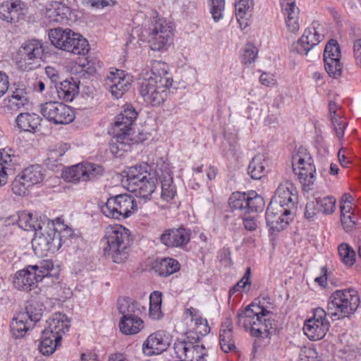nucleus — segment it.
Masks as SVG:
<instances>
[{
    "mask_svg": "<svg viewBox=\"0 0 361 361\" xmlns=\"http://www.w3.org/2000/svg\"><path fill=\"white\" fill-rule=\"evenodd\" d=\"M39 344V351L44 355L52 354L61 345L62 336L68 331L70 321L66 314L57 312L46 322Z\"/></svg>",
    "mask_w": 361,
    "mask_h": 361,
    "instance_id": "4",
    "label": "nucleus"
},
{
    "mask_svg": "<svg viewBox=\"0 0 361 361\" xmlns=\"http://www.w3.org/2000/svg\"><path fill=\"white\" fill-rule=\"evenodd\" d=\"M104 255L114 263L124 262L128 257L133 238L129 229L121 224L109 225L104 232Z\"/></svg>",
    "mask_w": 361,
    "mask_h": 361,
    "instance_id": "2",
    "label": "nucleus"
},
{
    "mask_svg": "<svg viewBox=\"0 0 361 361\" xmlns=\"http://www.w3.org/2000/svg\"><path fill=\"white\" fill-rule=\"evenodd\" d=\"M258 50L252 44H247L243 49V54L240 56L241 63L247 65L253 63L257 56Z\"/></svg>",
    "mask_w": 361,
    "mask_h": 361,
    "instance_id": "53",
    "label": "nucleus"
},
{
    "mask_svg": "<svg viewBox=\"0 0 361 361\" xmlns=\"http://www.w3.org/2000/svg\"><path fill=\"white\" fill-rule=\"evenodd\" d=\"M8 75L4 72L0 71V98L8 91Z\"/></svg>",
    "mask_w": 361,
    "mask_h": 361,
    "instance_id": "62",
    "label": "nucleus"
},
{
    "mask_svg": "<svg viewBox=\"0 0 361 361\" xmlns=\"http://www.w3.org/2000/svg\"><path fill=\"white\" fill-rule=\"evenodd\" d=\"M25 314L18 313L11 323V331L16 338L23 337L30 328V322L25 318Z\"/></svg>",
    "mask_w": 361,
    "mask_h": 361,
    "instance_id": "38",
    "label": "nucleus"
},
{
    "mask_svg": "<svg viewBox=\"0 0 361 361\" xmlns=\"http://www.w3.org/2000/svg\"><path fill=\"white\" fill-rule=\"evenodd\" d=\"M190 344V343L185 341H177L174 343V350L178 357L182 360L184 357L185 360L186 359Z\"/></svg>",
    "mask_w": 361,
    "mask_h": 361,
    "instance_id": "60",
    "label": "nucleus"
},
{
    "mask_svg": "<svg viewBox=\"0 0 361 361\" xmlns=\"http://www.w3.org/2000/svg\"><path fill=\"white\" fill-rule=\"evenodd\" d=\"M53 269L54 263L51 260H42L37 264L28 265L15 274L13 286L18 290L30 291L43 279H51L54 282L51 274Z\"/></svg>",
    "mask_w": 361,
    "mask_h": 361,
    "instance_id": "5",
    "label": "nucleus"
},
{
    "mask_svg": "<svg viewBox=\"0 0 361 361\" xmlns=\"http://www.w3.org/2000/svg\"><path fill=\"white\" fill-rule=\"evenodd\" d=\"M210 13L214 21L217 22L223 18L225 8V0H209Z\"/></svg>",
    "mask_w": 361,
    "mask_h": 361,
    "instance_id": "51",
    "label": "nucleus"
},
{
    "mask_svg": "<svg viewBox=\"0 0 361 361\" xmlns=\"http://www.w3.org/2000/svg\"><path fill=\"white\" fill-rule=\"evenodd\" d=\"M297 200L296 188L291 181L286 180L279 185L270 203H275L291 212L295 208Z\"/></svg>",
    "mask_w": 361,
    "mask_h": 361,
    "instance_id": "16",
    "label": "nucleus"
},
{
    "mask_svg": "<svg viewBox=\"0 0 361 361\" xmlns=\"http://www.w3.org/2000/svg\"><path fill=\"white\" fill-rule=\"evenodd\" d=\"M44 51L42 41L36 39L25 41L14 56L18 68L25 72L37 69L44 61Z\"/></svg>",
    "mask_w": 361,
    "mask_h": 361,
    "instance_id": "7",
    "label": "nucleus"
},
{
    "mask_svg": "<svg viewBox=\"0 0 361 361\" xmlns=\"http://www.w3.org/2000/svg\"><path fill=\"white\" fill-rule=\"evenodd\" d=\"M21 178L26 181L25 185L33 186L42 181L44 173L39 165H32L25 169L20 173Z\"/></svg>",
    "mask_w": 361,
    "mask_h": 361,
    "instance_id": "37",
    "label": "nucleus"
},
{
    "mask_svg": "<svg viewBox=\"0 0 361 361\" xmlns=\"http://www.w3.org/2000/svg\"><path fill=\"white\" fill-rule=\"evenodd\" d=\"M158 180L161 183V197L166 202L173 199L176 195V187L173 183L172 172L164 164L159 167Z\"/></svg>",
    "mask_w": 361,
    "mask_h": 361,
    "instance_id": "23",
    "label": "nucleus"
},
{
    "mask_svg": "<svg viewBox=\"0 0 361 361\" xmlns=\"http://www.w3.org/2000/svg\"><path fill=\"white\" fill-rule=\"evenodd\" d=\"M298 173H295L298 175L300 183L310 189L315 180L316 169L314 165L308 164L307 168L301 166V169H298Z\"/></svg>",
    "mask_w": 361,
    "mask_h": 361,
    "instance_id": "42",
    "label": "nucleus"
},
{
    "mask_svg": "<svg viewBox=\"0 0 361 361\" xmlns=\"http://www.w3.org/2000/svg\"><path fill=\"white\" fill-rule=\"evenodd\" d=\"M152 269L160 276H168L179 271V262L171 257L155 259L152 266Z\"/></svg>",
    "mask_w": 361,
    "mask_h": 361,
    "instance_id": "30",
    "label": "nucleus"
},
{
    "mask_svg": "<svg viewBox=\"0 0 361 361\" xmlns=\"http://www.w3.org/2000/svg\"><path fill=\"white\" fill-rule=\"evenodd\" d=\"M228 204L233 210L238 211L246 230L253 231L257 229L255 218L264 207V200L262 196L253 190L248 192H235L229 197Z\"/></svg>",
    "mask_w": 361,
    "mask_h": 361,
    "instance_id": "3",
    "label": "nucleus"
},
{
    "mask_svg": "<svg viewBox=\"0 0 361 361\" xmlns=\"http://www.w3.org/2000/svg\"><path fill=\"white\" fill-rule=\"evenodd\" d=\"M109 133L113 135L114 140H112L109 145L111 152L116 157H121L125 152L131 150L134 144L138 141L135 139L132 126L127 125L118 117H116L115 121L109 130Z\"/></svg>",
    "mask_w": 361,
    "mask_h": 361,
    "instance_id": "9",
    "label": "nucleus"
},
{
    "mask_svg": "<svg viewBox=\"0 0 361 361\" xmlns=\"http://www.w3.org/2000/svg\"><path fill=\"white\" fill-rule=\"evenodd\" d=\"M26 181L21 178L20 174L15 178L11 185L12 191L18 195L24 196L27 193L31 185H25Z\"/></svg>",
    "mask_w": 361,
    "mask_h": 361,
    "instance_id": "55",
    "label": "nucleus"
},
{
    "mask_svg": "<svg viewBox=\"0 0 361 361\" xmlns=\"http://www.w3.org/2000/svg\"><path fill=\"white\" fill-rule=\"evenodd\" d=\"M137 115V112L132 105L126 104L123 106V110L116 116L118 117V120L121 119L127 125L133 126Z\"/></svg>",
    "mask_w": 361,
    "mask_h": 361,
    "instance_id": "50",
    "label": "nucleus"
},
{
    "mask_svg": "<svg viewBox=\"0 0 361 361\" xmlns=\"http://www.w3.org/2000/svg\"><path fill=\"white\" fill-rule=\"evenodd\" d=\"M291 212L288 209L282 208L281 206L275 203H269L266 211V221L267 226L273 231H280L288 225V219L284 216L290 214Z\"/></svg>",
    "mask_w": 361,
    "mask_h": 361,
    "instance_id": "20",
    "label": "nucleus"
},
{
    "mask_svg": "<svg viewBox=\"0 0 361 361\" xmlns=\"http://www.w3.org/2000/svg\"><path fill=\"white\" fill-rule=\"evenodd\" d=\"M120 331L126 335L139 333L144 328V322L137 315L122 317L119 322Z\"/></svg>",
    "mask_w": 361,
    "mask_h": 361,
    "instance_id": "32",
    "label": "nucleus"
},
{
    "mask_svg": "<svg viewBox=\"0 0 361 361\" xmlns=\"http://www.w3.org/2000/svg\"><path fill=\"white\" fill-rule=\"evenodd\" d=\"M169 87L158 84L157 81L153 80L152 76L145 77L139 82L140 94L144 100L152 106H160L166 99L169 93Z\"/></svg>",
    "mask_w": 361,
    "mask_h": 361,
    "instance_id": "11",
    "label": "nucleus"
},
{
    "mask_svg": "<svg viewBox=\"0 0 361 361\" xmlns=\"http://www.w3.org/2000/svg\"><path fill=\"white\" fill-rule=\"evenodd\" d=\"M17 224L24 231H37L42 229L43 224L41 219L34 217L32 214L25 211L19 212L17 214Z\"/></svg>",
    "mask_w": 361,
    "mask_h": 361,
    "instance_id": "36",
    "label": "nucleus"
},
{
    "mask_svg": "<svg viewBox=\"0 0 361 361\" xmlns=\"http://www.w3.org/2000/svg\"><path fill=\"white\" fill-rule=\"evenodd\" d=\"M360 305V297L356 290L348 288L337 290L329 297L327 312L321 307L314 310L313 316L307 319L303 326L305 334L312 341L323 338L330 328L326 316L333 320L348 317Z\"/></svg>",
    "mask_w": 361,
    "mask_h": 361,
    "instance_id": "1",
    "label": "nucleus"
},
{
    "mask_svg": "<svg viewBox=\"0 0 361 361\" xmlns=\"http://www.w3.org/2000/svg\"><path fill=\"white\" fill-rule=\"evenodd\" d=\"M59 97L66 102L73 101L75 96L78 93L79 86L73 78L71 80H66L60 82L56 85Z\"/></svg>",
    "mask_w": 361,
    "mask_h": 361,
    "instance_id": "35",
    "label": "nucleus"
},
{
    "mask_svg": "<svg viewBox=\"0 0 361 361\" xmlns=\"http://www.w3.org/2000/svg\"><path fill=\"white\" fill-rule=\"evenodd\" d=\"M272 314L270 312L267 317L261 318L259 326H257L256 337L262 336L267 334L268 335L275 334L277 329V322L271 319Z\"/></svg>",
    "mask_w": 361,
    "mask_h": 361,
    "instance_id": "41",
    "label": "nucleus"
},
{
    "mask_svg": "<svg viewBox=\"0 0 361 361\" xmlns=\"http://www.w3.org/2000/svg\"><path fill=\"white\" fill-rule=\"evenodd\" d=\"M324 68L329 76L337 78L341 75L343 65L341 58L324 59Z\"/></svg>",
    "mask_w": 361,
    "mask_h": 361,
    "instance_id": "45",
    "label": "nucleus"
},
{
    "mask_svg": "<svg viewBox=\"0 0 361 361\" xmlns=\"http://www.w3.org/2000/svg\"><path fill=\"white\" fill-rule=\"evenodd\" d=\"M250 276H251V270H250V268L248 267V268H247L243 277L237 283V284L235 286H233L229 290V295H231L235 291H239L242 288H245L247 285H250L251 284Z\"/></svg>",
    "mask_w": 361,
    "mask_h": 361,
    "instance_id": "58",
    "label": "nucleus"
},
{
    "mask_svg": "<svg viewBox=\"0 0 361 361\" xmlns=\"http://www.w3.org/2000/svg\"><path fill=\"white\" fill-rule=\"evenodd\" d=\"M8 151L3 149L0 152V186L6 183L8 173L13 172L18 164L19 158L10 153L11 149Z\"/></svg>",
    "mask_w": 361,
    "mask_h": 361,
    "instance_id": "27",
    "label": "nucleus"
},
{
    "mask_svg": "<svg viewBox=\"0 0 361 361\" xmlns=\"http://www.w3.org/2000/svg\"><path fill=\"white\" fill-rule=\"evenodd\" d=\"M336 136L338 139L343 138L344 135L345 129L347 126V123L343 120L332 124Z\"/></svg>",
    "mask_w": 361,
    "mask_h": 361,
    "instance_id": "64",
    "label": "nucleus"
},
{
    "mask_svg": "<svg viewBox=\"0 0 361 361\" xmlns=\"http://www.w3.org/2000/svg\"><path fill=\"white\" fill-rule=\"evenodd\" d=\"M297 163L298 169H301V166L307 168V164H313V159L309 154L306 153V149L303 147H300L298 153L293 157V166L294 164Z\"/></svg>",
    "mask_w": 361,
    "mask_h": 361,
    "instance_id": "52",
    "label": "nucleus"
},
{
    "mask_svg": "<svg viewBox=\"0 0 361 361\" xmlns=\"http://www.w3.org/2000/svg\"><path fill=\"white\" fill-rule=\"evenodd\" d=\"M324 59L341 58V50L338 42L336 39H330L326 44Z\"/></svg>",
    "mask_w": 361,
    "mask_h": 361,
    "instance_id": "54",
    "label": "nucleus"
},
{
    "mask_svg": "<svg viewBox=\"0 0 361 361\" xmlns=\"http://www.w3.org/2000/svg\"><path fill=\"white\" fill-rule=\"evenodd\" d=\"M269 161L264 154L255 155L247 167V174L254 180H259L268 173Z\"/></svg>",
    "mask_w": 361,
    "mask_h": 361,
    "instance_id": "29",
    "label": "nucleus"
},
{
    "mask_svg": "<svg viewBox=\"0 0 361 361\" xmlns=\"http://www.w3.org/2000/svg\"><path fill=\"white\" fill-rule=\"evenodd\" d=\"M69 149L70 145L67 143H59L53 146L49 150L48 157L46 160L47 165L50 166H55V163L60 161L61 158ZM57 165L56 164V166Z\"/></svg>",
    "mask_w": 361,
    "mask_h": 361,
    "instance_id": "40",
    "label": "nucleus"
},
{
    "mask_svg": "<svg viewBox=\"0 0 361 361\" xmlns=\"http://www.w3.org/2000/svg\"><path fill=\"white\" fill-rule=\"evenodd\" d=\"M252 4L253 0H238L235 4L236 17L243 18Z\"/></svg>",
    "mask_w": 361,
    "mask_h": 361,
    "instance_id": "57",
    "label": "nucleus"
},
{
    "mask_svg": "<svg viewBox=\"0 0 361 361\" xmlns=\"http://www.w3.org/2000/svg\"><path fill=\"white\" fill-rule=\"evenodd\" d=\"M89 164L80 163L66 168L62 172V178L72 183H78L80 181H87L89 180Z\"/></svg>",
    "mask_w": 361,
    "mask_h": 361,
    "instance_id": "28",
    "label": "nucleus"
},
{
    "mask_svg": "<svg viewBox=\"0 0 361 361\" xmlns=\"http://www.w3.org/2000/svg\"><path fill=\"white\" fill-rule=\"evenodd\" d=\"M169 66L161 61H152L150 66L147 69L142 72V75L145 77L152 76L153 80L157 81L158 84H161L169 88L171 87L173 80L168 72Z\"/></svg>",
    "mask_w": 361,
    "mask_h": 361,
    "instance_id": "21",
    "label": "nucleus"
},
{
    "mask_svg": "<svg viewBox=\"0 0 361 361\" xmlns=\"http://www.w3.org/2000/svg\"><path fill=\"white\" fill-rule=\"evenodd\" d=\"M159 172V167L130 190L139 198L145 200H150L152 195L155 192L157 187Z\"/></svg>",
    "mask_w": 361,
    "mask_h": 361,
    "instance_id": "22",
    "label": "nucleus"
},
{
    "mask_svg": "<svg viewBox=\"0 0 361 361\" xmlns=\"http://www.w3.org/2000/svg\"><path fill=\"white\" fill-rule=\"evenodd\" d=\"M140 307L139 302L128 297L120 298L117 301V308L122 317L135 314L137 312H140Z\"/></svg>",
    "mask_w": 361,
    "mask_h": 361,
    "instance_id": "39",
    "label": "nucleus"
},
{
    "mask_svg": "<svg viewBox=\"0 0 361 361\" xmlns=\"http://www.w3.org/2000/svg\"><path fill=\"white\" fill-rule=\"evenodd\" d=\"M20 314H25V318L30 322L36 323L39 322L42 316V305L37 302L31 301L25 305V311L20 312Z\"/></svg>",
    "mask_w": 361,
    "mask_h": 361,
    "instance_id": "43",
    "label": "nucleus"
},
{
    "mask_svg": "<svg viewBox=\"0 0 361 361\" xmlns=\"http://www.w3.org/2000/svg\"><path fill=\"white\" fill-rule=\"evenodd\" d=\"M46 11V16L50 22L63 23L68 20L70 15L69 7L59 1H54Z\"/></svg>",
    "mask_w": 361,
    "mask_h": 361,
    "instance_id": "34",
    "label": "nucleus"
},
{
    "mask_svg": "<svg viewBox=\"0 0 361 361\" xmlns=\"http://www.w3.org/2000/svg\"><path fill=\"white\" fill-rule=\"evenodd\" d=\"M104 78L106 85L115 99L121 98L127 92L132 83L131 76L126 74L124 71L116 69V72H110L108 75L104 68V63L97 57H92V77Z\"/></svg>",
    "mask_w": 361,
    "mask_h": 361,
    "instance_id": "6",
    "label": "nucleus"
},
{
    "mask_svg": "<svg viewBox=\"0 0 361 361\" xmlns=\"http://www.w3.org/2000/svg\"><path fill=\"white\" fill-rule=\"evenodd\" d=\"M319 212L325 214H332L336 208V199L332 196L316 199Z\"/></svg>",
    "mask_w": 361,
    "mask_h": 361,
    "instance_id": "49",
    "label": "nucleus"
},
{
    "mask_svg": "<svg viewBox=\"0 0 361 361\" xmlns=\"http://www.w3.org/2000/svg\"><path fill=\"white\" fill-rule=\"evenodd\" d=\"M26 11V4L21 0L4 1L0 4V19L16 23L25 16Z\"/></svg>",
    "mask_w": 361,
    "mask_h": 361,
    "instance_id": "17",
    "label": "nucleus"
},
{
    "mask_svg": "<svg viewBox=\"0 0 361 361\" xmlns=\"http://www.w3.org/2000/svg\"><path fill=\"white\" fill-rule=\"evenodd\" d=\"M269 313L270 312L265 308L251 304L238 314L237 324L244 327L245 330L250 329L251 334L255 336L261 318L268 316Z\"/></svg>",
    "mask_w": 361,
    "mask_h": 361,
    "instance_id": "14",
    "label": "nucleus"
},
{
    "mask_svg": "<svg viewBox=\"0 0 361 361\" xmlns=\"http://www.w3.org/2000/svg\"><path fill=\"white\" fill-rule=\"evenodd\" d=\"M32 245L35 253L41 255L58 251L60 248V236L56 228H49L44 233H36Z\"/></svg>",
    "mask_w": 361,
    "mask_h": 361,
    "instance_id": "15",
    "label": "nucleus"
},
{
    "mask_svg": "<svg viewBox=\"0 0 361 361\" xmlns=\"http://www.w3.org/2000/svg\"><path fill=\"white\" fill-rule=\"evenodd\" d=\"M319 212L317 201L308 202L305 206V217L307 219H312Z\"/></svg>",
    "mask_w": 361,
    "mask_h": 361,
    "instance_id": "61",
    "label": "nucleus"
},
{
    "mask_svg": "<svg viewBox=\"0 0 361 361\" xmlns=\"http://www.w3.org/2000/svg\"><path fill=\"white\" fill-rule=\"evenodd\" d=\"M338 252L345 264L351 266L355 262V252L348 244H341L338 247Z\"/></svg>",
    "mask_w": 361,
    "mask_h": 361,
    "instance_id": "48",
    "label": "nucleus"
},
{
    "mask_svg": "<svg viewBox=\"0 0 361 361\" xmlns=\"http://www.w3.org/2000/svg\"><path fill=\"white\" fill-rule=\"evenodd\" d=\"M207 353L203 345H193L190 343L188 349L186 361H204Z\"/></svg>",
    "mask_w": 361,
    "mask_h": 361,
    "instance_id": "46",
    "label": "nucleus"
},
{
    "mask_svg": "<svg viewBox=\"0 0 361 361\" xmlns=\"http://www.w3.org/2000/svg\"><path fill=\"white\" fill-rule=\"evenodd\" d=\"M42 121L41 117L35 113H20L16 118L18 128L23 131L34 133Z\"/></svg>",
    "mask_w": 361,
    "mask_h": 361,
    "instance_id": "33",
    "label": "nucleus"
},
{
    "mask_svg": "<svg viewBox=\"0 0 361 361\" xmlns=\"http://www.w3.org/2000/svg\"><path fill=\"white\" fill-rule=\"evenodd\" d=\"M53 228H56L58 233L60 236V247L63 243H66V240L73 238L75 235L74 231L72 228L65 225L60 218H56L51 221Z\"/></svg>",
    "mask_w": 361,
    "mask_h": 361,
    "instance_id": "44",
    "label": "nucleus"
},
{
    "mask_svg": "<svg viewBox=\"0 0 361 361\" xmlns=\"http://www.w3.org/2000/svg\"><path fill=\"white\" fill-rule=\"evenodd\" d=\"M49 38L56 48L74 54L85 55L89 51L87 40L70 29H51L49 32Z\"/></svg>",
    "mask_w": 361,
    "mask_h": 361,
    "instance_id": "8",
    "label": "nucleus"
},
{
    "mask_svg": "<svg viewBox=\"0 0 361 361\" xmlns=\"http://www.w3.org/2000/svg\"><path fill=\"white\" fill-rule=\"evenodd\" d=\"M219 344L221 350L226 353L235 349L233 336V323L229 318L226 319L221 324L219 332Z\"/></svg>",
    "mask_w": 361,
    "mask_h": 361,
    "instance_id": "31",
    "label": "nucleus"
},
{
    "mask_svg": "<svg viewBox=\"0 0 361 361\" xmlns=\"http://www.w3.org/2000/svg\"><path fill=\"white\" fill-rule=\"evenodd\" d=\"M173 36L172 27L159 19L150 28L148 35L149 47L154 51H161L171 43Z\"/></svg>",
    "mask_w": 361,
    "mask_h": 361,
    "instance_id": "13",
    "label": "nucleus"
},
{
    "mask_svg": "<svg viewBox=\"0 0 361 361\" xmlns=\"http://www.w3.org/2000/svg\"><path fill=\"white\" fill-rule=\"evenodd\" d=\"M191 231L183 227L166 229L159 237L160 242L169 247H183L190 240Z\"/></svg>",
    "mask_w": 361,
    "mask_h": 361,
    "instance_id": "19",
    "label": "nucleus"
},
{
    "mask_svg": "<svg viewBox=\"0 0 361 361\" xmlns=\"http://www.w3.org/2000/svg\"><path fill=\"white\" fill-rule=\"evenodd\" d=\"M154 170L146 162L128 168L126 173V180L128 183V188L131 190L138 185L142 180L148 177Z\"/></svg>",
    "mask_w": 361,
    "mask_h": 361,
    "instance_id": "25",
    "label": "nucleus"
},
{
    "mask_svg": "<svg viewBox=\"0 0 361 361\" xmlns=\"http://www.w3.org/2000/svg\"><path fill=\"white\" fill-rule=\"evenodd\" d=\"M45 73L47 77L50 79L51 82L55 83L56 85L59 83V74L57 70H56L54 67L47 66L45 68Z\"/></svg>",
    "mask_w": 361,
    "mask_h": 361,
    "instance_id": "63",
    "label": "nucleus"
},
{
    "mask_svg": "<svg viewBox=\"0 0 361 361\" xmlns=\"http://www.w3.org/2000/svg\"><path fill=\"white\" fill-rule=\"evenodd\" d=\"M323 37L318 32L316 27L307 28L298 41L295 47L298 53L307 55L310 50L322 40Z\"/></svg>",
    "mask_w": 361,
    "mask_h": 361,
    "instance_id": "24",
    "label": "nucleus"
},
{
    "mask_svg": "<svg viewBox=\"0 0 361 361\" xmlns=\"http://www.w3.org/2000/svg\"><path fill=\"white\" fill-rule=\"evenodd\" d=\"M169 346V337L166 331H157L151 334L143 342L142 349L147 356L159 355Z\"/></svg>",
    "mask_w": 361,
    "mask_h": 361,
    "instance_id": "18",
    "label": "nucleus"
},
{
    "mask_svg": "<svg viewBox=\"0 0 361 361\" xmlns=\"http://www.w3.org/2000/svg\"><path fill=\"white\" fill-rule=\"evenodd\" d=\"M300 361H322L316 350L310 347L303 348L300 353Z\"/></svg>",
    "mask_w": 361,
    "mask_h": 361,
    "instance_id": "56",
    "label": "nucleus"
},
{
    "mask_svg": "<svg viewBox=\"0 0 361 361\" xmlns=\"http://www.w3.org/2000/svg\"><path fill=\"white\" fill-rule=\"evenodd\" d=\"M136 209L135 198L128 194L111 197L101 206V211L106 216L118 220L129 217Z\"/></svg>",
    "mask_w": 361,
    "mask_h": 361,
    "instance_id": "10",
    "label": "nucleus"
},
{
    "mask_svg": "<svg viewBox=\"0 0 361 361\" xmlns=\"http://www.w3.org/2000/svg\"><path fill=\"white\" fill-rule=\"evenodd\" d=\"M40 112L46 119L55 124H68L75 118L70 106L57 102H48L41 104Z\"/></svg>",
    "mask_w": 361,
    "mask_h": 361,
    "instance_id": "12",
    "label": "nucleus"
},
{
    "mask_svg": "<svg viewBox=\"0 0 361 361\" xmlns=\"http://www.w3.org/2000/svg\"><path fill=\"white\" fill-rule=\"evenodd\" d=\"M280 4L284 16H286L288 29L290 32L298 30L299 8L296 6L295 0H280Z\"/></svg>",
    "mask_w": 361,
    "mask_h": 361,
    "instance_id": "26",
    "label": "nucleus"
},
{
    "mask_svg": "<svg viewBox=\"0 0 361 361\" xmlns=\"http://www.w3.org/2000/svg\"><path fill=\"white\" fill-rule=\"evenodd\" d=\"M357 221V218L353 213L341 216V224L343 229L346 232H350L355 228Z\"/></svg>",
    "mask_w": 361,
    "mask_h": 361,
    "instance_id": "59",
    "label": "nucleus"
},
{
    "mask_svg": "<svg viewBox=\"0 0 361 361\" xmlns=\"http://www.w3.org/2000/svg\"><path fill=\"white\" fill-rule=\"evenodd\" d=\"M29 103L28 97L11 95L4 100L6 107L10 110L17 111Z\"/></svg>",
    "mask_w": 361,
    "mask_h": 361,
    "instance_id": "47",
    "label": "nucleus"
}]
</instances>
